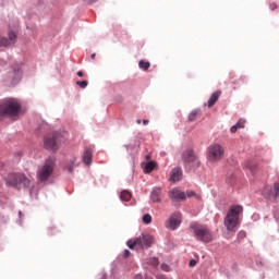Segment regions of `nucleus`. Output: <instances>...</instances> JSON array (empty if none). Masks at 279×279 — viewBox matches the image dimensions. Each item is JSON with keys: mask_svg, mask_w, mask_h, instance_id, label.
I'll return each mask as SVG.
<instances>
[{"mask_svg": "<svg viewBox=\"0 0 279 279\" xmlns=\"http://www.w3.org/2000/svg\"><path fill=\"white\" fill-rule=\"evenodd\" d=\"M225 149L221 144H211L208 147L207 158L209 162H219L223 158Z\"/></svg>", "mask_w": 279, "mask_h": 279, "instance_id": "1a4fd4ad", "label": "nucleus"}, {"mask_svg": "<svg viewBox=\"0 0 279 279\" xmlns=\"http://www.w3.org/2000/svg\"><path fill=\"white\" fill-rule=\"evenodd\" d=\"M199 114V110L195 109L189 114V121L193 122L197 119V116Z\"/></svg>", "mask_w": 279, "mask_h": 279, "instance_id": "4be33fe9", "label": "nucleus"}, {"mask_svg": "<svg viewBox=\"0 0 279 279\" xmlns=\"http://www.w3.org/2000/svg\"><path fill=\"white\" fill-rule=\"evenodd\" d=\"M21 113V102L15 98H7L0 102V117L17 119Z\"/></svg>", "mask_w": 279, "mask_h": 279, "instance_id": "f257e3e1", "label": "nucleus"}, {"mask_svg": "<svg viewBox=\"0 0 279 279\" xmlns=\"http://www.w3.org/2000/svg\"><path fill=\"white\" fill-rule=\"evenodd\" d=\"M10 40L3 36H0V47H9Z\"/></svg>", "mask_w": 279, "mask_h": 279, "instance_id": "393cba45", "label": "nucleus"}, {"mask_svg": "<svg viewBox=\"0 0 279 279\" xmlns=\"http://www.w3.org/2000/svg\"><path fill=\"white\" fill-rule=\"evenodd\" d=\"M9 43H10V45H14V43H16V33H14V32H10L9 33Z\"/></svg>", "mask_w": 279, "mask_h": 279, "instance_id": "5701e85b", "label": "nucleus"}, {"mask_svg": "<svg viewBox=\"0 0 279 279\" xmlns=\"http://www.w3.org/2000/svg\"><path fill=\"white\" fill-rule=\"evenodd\" d=\"M7 184L9 186H19V184H23L28 187L32 184V180L25 177L23 173H9L7 178Z\"/></svg>", "mask_w": 279, "mask_h": 279, "instance_id": "0eeeda50", "label": "nucleus"}, {"mask_svg": "<svg viewBox=\"0 0 279 279\" xmlns=\"http://www.w3.org/2000/svg\"><path fill=\"white\" fill-rule=\"evenodd\" d=\"M147 263H148V265H151L153 267H158V265H160V262L158 260L157 257L149 258V260Z\"/></svg>", "mask_w": 279, "mask_h": 279, "instance_id": "a878e982", "label": "nucleus"}, {"mask_svg": "<svg viewBox=\"0 0 279 279\" xmlns=\"http://www.w3.org/2000/svg\"><path fill=\"white\" fill-rule=\"evenodd\" d=\"M185 195H186V197H195V199H202V196L199 195V194H196L195 192H193V191H187L186 193H185Z\"/></svg>", "mask_w": 279, "mask_h": 279, "instance_id": "b1692460", "label": "nucleus"}, {"mask_svg": "<svg viewBox=\"0 0 279 279\" xmlns=\"http://www.w3.org/2000/svg\"><path fill=\"white\" fill-rule=\"evenodd\" d=\"M168 195L171 199L175 202H184L186 199V193L182 192V190L174 187L168 192Z\"/></svg>", "mask_w": 279, "mask_h": 279, "instance_id": "9b49d317", "label": "nucleus"}, {"mask_svg": "<svg viewBox=\"0 0 279 279\" xmlns=\"http://www.w3.org/2000/svg\"><path fill=\"white\" fill-rule=\"evenodd\" d=\"M138 66L143 71H147L149 69V66H151V64L149 63V61L141 60L140 63H138Z\"/></svg>", "mask_w": 279, "mask_h": 279, "instance_id": "412c9836", "label": "nucleus"}, {"mask_svg": "<svg viewBox=\"0 0 279 279\" xmlns=\"http://www.w3.org/2000/svg\"><path fill=\"white\" fill-rule=\"evenodd\" d=\"M248 169L251 171V173L254 175V173H256V165L254 163H250L248 165Z\"/></svg>", "mask_w": 279, "mask_h": 279, "instance_id": "2f4dec72", "label": "nucleus"}, {"mask_svg": "<svg viewBox=\"0 0 279 279\" xmlns=\"http://www.w3.org/2000/svg\"><path fill=\"white\" fill-rule=\"evenodd\" d=\"M76 84L80 88H86V86H88V81H77Z\"/></svg>", "mask_w": 279, "mask_h": 279, "instance_id": "cd10ccee", "label": "nucleus"}, {"mask_svg": "<svg viewBox=\"0 0 279 279\" xmlns=\"http://www.w3.org/2000/svg\"><path fill=\"white\" fill-rule=\"evenodd\" d=\"M143 222L146 223V225L151 223V215L145 214V215L143 216Z\"/></svg>", "mask_w": 279, "mask_h": 279, "instance_id": "bb28decb", "label": "nucleus"}, {"mask_svg": "<svg viewBox=\"0 0 279 279\" xmlns=\"http://www.w3.org/2000/svg\"><path fill=\"white\" fill-rule=\"evenodd\" d=\"M161 269H162L163 271H169V265L162 264V265H161Z\"/></svg>", "mask_w": 279, "mask_h": 279, "instance_id": "c9c22d12", "label": "nucleus"}, {"mask_svg": "<svg viewBox=\"0 0 279 279\" xmlns=\"http://www.w3.org/2000/svg\"><path fill=\"white\" fill-rule=\"evenodd\" d=\"M144 125H149V120H143Z\"/></svg>", "mask_w": 279, "mask_h": 279, "instance_id": "4c0bfd02", "label": "nucleus"}, {"mask_svg": "<svg viewBox=\"0 0 279 279\" xmlns=\"http://www.w3.org/2000/svg\"><path fill=\"white\" fill-rule=\"evenodd\" d=\"M275 197H279V181L274 184Z\"/></svg>", "mask_w": 279, "mask_h": 279, "instance_id": "c756f323", "label": "nucleus"}, {"mask_svg": "<svg viewBox=\"0 0 279 279\" xmlns=\"http://www.w3.org/2000/svg\"><path fill=\"white\" fill-rule=\"evenodd\" d=\"M150 199L154 204H160L162 202V189L154 187L150 193Z\"/></svg>", "mask_w": 279, "mask_h": 279, "instance_id": "ddd939ff", "label": "nucleus"}, {"mask_svg": "<svg viewBox=\"0 0 279 279\" xmlns=\"http://www.w3.org/2000/svg\"><path fill=\"white\" fill-rule=\"evenodd\" d=\"M219 97H221V90L214 92L207 102L208 108H213L216 101H219Z\"/></svg>", "mask_w": 279, "mask_h": 279, "instance_id": "2eb2a0df", "label": "nucleus"}, {"mask_svg": "<svg viewBox=\"0 0 279 279\" xmlns=\"http://www.w3.org/2000/svg\"><path fill=\"white\" fill-rule=\"evenodd\" d=\"M231 84L236 88L238 86H243L245 84V77L239 76L238 78L234 77L233 74L230 75Z\"/></svg>", "mask_w": 279, "mask_h": 279, "instance_id": "dca6fc26", "label": "nucleus"}, {"mask_svg": "<svg viewBox=\"0 0 279 279\" xmlns=\"http://www.w3.org/2000/svg\"><path fill=\"white\" fill-rule=\"evenodd\" d=\"M195 265H197V260L195 259L190 260L189 267H195Z\"/></svg>", "mask_w": 279, "mask_h": 279, "instance_id": "72a5a7b5", "label": "nucleus"}, {"mask_svg": "<svg viewBox=\"0 0 279 279\" xmlns=\"http://www.w3.org/2000/svg\"><path fill=\"white\" fill-rule=\"evenodd\" d=\"M131 254L132 253L130 252V250H125L123 253V258H130Z\"/></svg>", "mask_w": 279, "mask_h": 279, "instance_id": "473e14b6", "label": "nucleus"}, {"mask_svg": "<svg viewBox=\"0 0 279 279\" xmlns=\"http://www.w3.org/2000/svg\"><path fill=\"white\" fill-rule=\"evenodd\" d=\"M23 75V72L21 71V65H15L12 68V70L9 72V77L11 78V84H19L21 82V77Z\"/></svg>", "mask_w": 279, "mask_h": 279, "instance_id": "9d476101", "label": "nucleus"}, {"mask_svg": "<svg viewBox=\"0 0 279 279\" xmlns=\"http://www.w3.org/2000/svg\"><path fill=\"white\" fill-rule=\"evenodd\" d=\"M96 56H97L96 53H93V54L90 56L92 60H95Z\"/></svg>", "mask_w": 279, "mask_h": 279, "instance_id": "58836bf2", "label": "nucleus"}, {"mask_svg": "<svg viewBox=\"0 0 279 279\" xmlns=\"http://www.w3.org/2000/svg\"><path fill=\"white\" fill-rule=\"evenodd\" d=\"M137 125H141V120H136Z\"/></svg>", "mask_w": 279, "mask_h": 279, "instance_id": "ea45409f", "label": "nucleus"}, {"mask_svg": "<svg viewBox=\"0 0 279 279\" xmlns=\"http://www.w3.org/2000/svg\"><path fill=\"white\" fill-rule=\"evenodd\" d=\"M180 223H182V214L177 211L172 214L169 219L170 230H178V228H180Z\"/></svg>", "mask_w": 279, "mask_h": 279, "instance_id": "f8f14e48", "label": "nucleus"}, {"mask_svg": "<svg viewBox=\"0 0 279 279\" xmlns=\"http://www.w3.org/2000/svg\"><path fill=\"white\" fill-rule=\"evenodd\" d=\"M240 234H245V233L240 232Z\"/></svg>", "mask_w": 279, "mask_h": 279, "instance_id": "a19ab883", "label": "nucleus"}, {"mask_svg": "<svg viewBox=\"0 0 279 279\" xmlns=\"http://www.w3.org/2000/svg\"><path fill=\"white\" fill-rule=\"evenodd\" d=\"M170 180L171 182H180V180H182V169L181 168L172 169Z\"/></svg>", "mask_w": 279, "mask_h": 279, "instance_id": "4468645a", "label": "nucleus"}, {"mask_svg": "<svg viewBox=\"0 0 279 279\" xmlns=\"http://www.w3.org/2000/svg\"><path fill=\"white\" fill-rule=\"evenodd\" d=\"M92 1H97V0H92Z\"/></svg>", "mask_w": 279, "mask_h": 279, "instance_id": "79ce46f5", "label": "nucleus"}, {"mask_svg": "<svg viewBox=\"0 0 279 279\" xmlns=\"http://www.w3.org/2000/svg\"><path fill=\"white\" fill-rule=\"evenodd\" d=\"M191 228L197 241H202L203 243H210L213 241V233H210L208 227L204 225H192Z\"/></svg>", "mask_w": 279, "mask_h": 279, "instance_id": "7ed1b4c3", "label": "nucleus"}, {"mask_svg": "<svg viewBox=\"0 0 279 279\" xmlns=\"http://www.w3.org/2000/svg\"><path fill=\"white\" fill-rule=\"evenodd\" d=\"M235 126L238 130L245 128V121H243V120L238 121Z\"/></svg>", "mask_w": 279, "mask_h": 279, "instance_id": "7c9ffc66", "label": "nucleus"}, {"mask_svg": "<svg viewBox=\"0 0 279 279\" xmlns=\"http://www.w3.org/2000/svg\"><path fill=\"white\" fill-rule=\"evenodd\" d=\"M151 243H154V238L149 234H142L138 238L126 242L130 250H134V247H140V250L150 247Z\"/></svg>", "mask_w": 279, "mask_h": 279, "instance_id": "39448f33", "label": "nucleus"}, {"mask_svg": "<svg viewBox=\"0 0 279 279\" xmlns=\"http://www.w3.org/2000/svg\"><path fill=\"white\" fill-rule=\"evenodd\" d=\"M53 167H56L53 159H48L45 161L44 166L39 168L37 172L39 182H47V180H49L51 173H53Z\"/></svg>", "mask_w": 279, "mask_h": 279, "instance_id": "423d86ee", "label": "nucleus"}, {"mask_svg": "<svg viewBox=\"0 0 279 279\" xmlns=\"http://www.w3.org/2000/svg\"><path fill=\"white\" fill-rule=\"evenodd\" d=\"M74 167H75V159L71 160V162L68 165L69 173H73V168Z\"/></svg>", "mask_w": 279, "mask_h": 279, "instance_id": "c85d7f7f", "label": "nucleus"}, {"mask_svg": "<svg viewBox=\"0 0 279 279\" xmlns=\"http://www.w3.org/2000/svg\"><path fill=\"white\" fill-rule=\"evenodd\" d=\"M181 158L183 160L184 167H190L191 169H199L202 162L199 161V158H197V155H195V151L191 148L185 149Z\"/></svg>", "mask_w": 279, "mask_h": 279, "instance_id": "20e7f679", "label": "nucleus"}, {"mask_svg": "<svg viewBox=\"0 0 279 279\" xmlns=\"http://www.w3.org/2000/svg\"><path fill=\"white\" fill-rule=\"evenodd\" d=\"M83 162L85 165H90L93 162V150L90 148H86L83 155Z\"/></svg>", "mask_w": 279, "mask_h": 279, "instance_id": "f3484780", "label": "nucleus"}, {"mask_svg": "<svg viewBox=\"0 0 279 279\" xmlns=\"http://www.w3.org/2000/svg\"><path fill=\"white\" fill-rule=\"evenodd\" d=\"M77 75H78V77H84V72L78 71V72H77Z\"/></svg>", "mask_w": 279, "mask_h": 279, "instance_id": "e433bc0d", "label": "nucleus"}, {"mask_svg": "<svg viewBox=\"0 0 279 279\" xmlns=\"http://www.w3.org/2000/svg\"><path fill=\"white\" fill-rule=\"evenodd\" d=\"M243 213V206L241 205H232L225 218V226L229 232H235L236 227L239 226V215Z\"/></svg>", "mask_w": 279, "mask_h": 279, "instance_id": "f03ea898", "label": "nucleus"}, {"mask_svg": "<svg viewBox=\"0 0 279 279\" xmlns=\"http://www.w3.org/2000/svg\"><path fill=\"white\" fill-rule=\"evenodd\" d=\"M262 195L266 197V199H271V197H276V192H274V189L268 185L264 187Z\"/></svg>", "mask_w": 279, "mask_h": 279, "instance_id": "a211bd4d", "label": "nucleus"}, {"mask_svg": "<svg viewBox=\"0 0 279 279\" xmlns=\"http://www.w3.org/2000/svg\"><path fill=\"white\" fill-rule=\"evenodd\" d=\"M120 199H122V202H130V199H132V193L128 190H123L120 193Z\"/></svg>", "mask_w": 279, "mask_h": 279, "instance_id": "6ab92c4d", "label": "nucleus"}, {"mask_svg": "<svg viewBox=\"0 0 279 279\" xmlns=\"http://www.w3.org/2000/svg\"><path fill=\"white\" fill-rule=\"evenodd\" d=\"M238 130H239L238 126H236V125H233V126H231L230 132H231V134H235V132H236Z\"/></svg>", "mask_w": 279, "mask_h": 279, "instance_id": "f704fd0d", "label": "nucleus"}, {"mask_svg": "<svg viewBox=\"0 0 279 279\" xmlns=\"http://www.w3.org/2000/svg\"><path fill=\"white\" fill-rule=\"evenodd\" d=\"M60 141H62V136L60 133L54 132L45 136L44 145L46 149H49L50 151H58Z\"/></svg>", "mask_w": 279, "mask_h": 279, "instance_id": "6e6552de", "label": "nucleus"}, {"mask_svg": "<svg viewBox=\"0 0 279 279\" xmlns=\"http://www.w3.org/2000/svg\"><path fill=\"white\" fill-rule=\"evenodd\" d=\"M155 168H156V161H149L145 166V171L146 173H151V171H154Z\"/></svg>", "mask_w": 279, "mask_h": 279, "instance_id": "aec40b11", "label": "nucleus"}]
</instances>
